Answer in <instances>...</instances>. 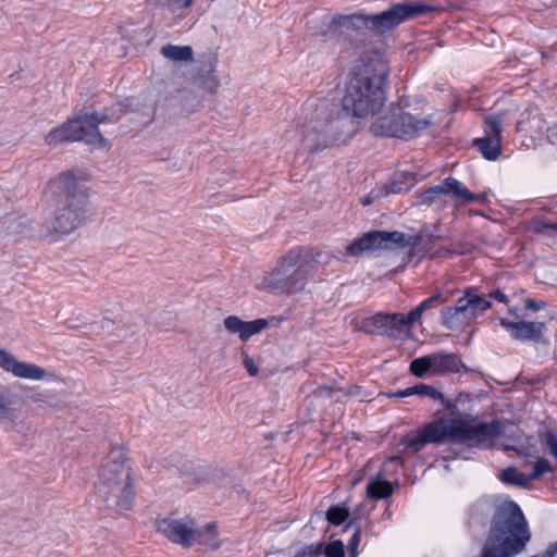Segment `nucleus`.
<instances>
[{
    "instance_id": "4d7b16f0",
    "label": "nucleus",
    "mask_w": 557,
    "mask_h": 557,
    "mask_svg": "<svg viewBox=\"0 0 557 557\" xmlns=\"http://www.w3.org/2000/svg\"><path fill=\"white\" fill-rule=\"evenodd\" d=\"M401 460V457L400 456H394L391 458V461H394V462H398Z\"/></svg>"
},
{
    "instance_id": "6e6552de",
    "label": "nucleus",
    "mask_w": 557,
    "mask_h": 557,
    "mask_svg": "<svg viewBox=\"0 0 557 557\" xmlns=\"http://www.w3.org/2000/svg\"><path fill=\"white\" fill-rule=\"evenodd\" d=\"M315 263L301 247L293 248L280 258L276 267L262 278L257 288L286 294L300 292L312 277Z\"/></svg>"
},
{
    "instance_id": "f03ea898",
    "label": "nucleus",
    "mask_w": 557,
    "mask_h": 557,
    "mask_svg": "<svg viewBox=\"0 0 557 557\" xmlns=\"http://www.w3.org/2000/svg\"><path fill=\"white\" fill-rule=\"evenodd\" d=\"M430 10L419 2L405 1L394 4L379 14H339L333 17L324 36L343 38L355 45L363 44L371 33L383 34Z\"/></svg>"
},
{
    "instance_id": "79ce46f5",
    "label": "nucleus",
    "mask_w": 557,
    "mask_h": 557,
    "mask_svg": "<svg viewBox=\"0 0 557 557\" xmlns=\"http://www.w3.org/2000/svg\"><path fill=\"white\" fill-rule=\"evenodd\" d=\"M214 72V64L212 62L209 63V70L208 75L205 79V83L207 84V88L211 94H214L219 87V82L216 81L215 76L212 75Z\"/></svg>"
},
{
    "instance_id": "4be33fe9",
    "label": "nucleus",
    "mask_w": 557,
    "mask_h": 557,
    "mask_svg": "<svg viewBox=\"0 0 557 557\" xmlns=\"http://www.w3.org/2000/svg\"><path fill=\"white\" fill-rule=\"evenodd\" d=\"M411 394H412V396H418L422 399L430 398V399L440 401L449 411H453L454 409H456L455 404H453L450 400H446L444 395L431 385H428L424 383L416 384L414 386H411Z\"/></svg>"
},
{
    "instance_id": "9b49d317",
    "label": "nucleus",
    "mask_w": 557,
    "mask_h": 557,
    "mask_svg": "<svg viewBox=\"0 0 557 557\" xmlns=\"http://www.w3.org/2000/svg\"><path fill=\"white\" fill-rule=\"evenodd\" d=\"M422 234L407 235L399 231H370L355 238L346 248L348 255L360 257L364 252L394 250L397 248H416L422 242Z\"/></svg>"
},
{
    "instance_id": "7ed1b4c3",
    "label": "nucleus",
    "mask_w": 557,
    "mask_h": 557,
    "mask_svg": "<svg viewBox=\"0 0 557 557\" xmlns=\"http://www.w3.org/2000/svg\"><path fill=\"white\" fill-rule=\"evenodd\" d=\"M50 188L57 200V210L42 224L41 236L67 235L85 222L88 194L71 171L53 178Z\"/></svg>"
},
{
    "instance_id": "8fccbe9b",
    "label": "nucleus",
    "mask_w": 557,
    "mask_h": 557,
    "mask_svg": "<svg viewBox=\"0 0 557 557\" xmlns=\"http://www.w3.org/2000/svg\"><path fill=\"white\" fill-rule=\"evenodd\" d=\"M409 396H412V394H411V386L407 387L405 389H400V391H397V392L388 394V397L395 398V399H399V398H404V397H409Z\"/></svg>"
},
{
    "instance_id": "5fc2aeb1",
    "label": "nucleus",
    "mask_w": 557,
    "mask_h": 557,
    "mask_svg": "<svg viewBox=\"0 0 557 557\" xmlns=\"http://www.w3.org/2000/svg\"><path fill=\"white\" fill-rule=\"evenodd\" d=\"M205 530L212 535L211 539L215 537L216 524L214 522L207 523Z\"/></svg>"
},
{
    "instance_id": "a211bd4d",
    "label": "nucleus",
    "mask_w": 557,
    "mask_h": 557,
    "mask_svg": "<svg viewBox=\"0 0 557 557\" xmlns=\"http://www.w3.org/2000/svg\"><path fill=\"white\" fill-rule=\"evenodd\" d=\"M444 194L450 195L457 200H461L463 203H470L475 200L483 201L486 198L485 194L475 195L471 193L466 186L462 185L458 180L454 177H447L442 183Z\"/></svg>"
},
{
    "instance_id": "3c124183",
    "label": "nucleus",
    "mask_w": 557,
    "mask_h": 557,
    "mask_svg": "<svg viewBox=\"0 0 557 557\" xmlns=\"http://www.w3.org/2000/svg\"><path fill=\"white\" fill-rule=\"evenodd\" d=\"M469 298H470V296L468 295V288H467L463 293V296L457 299L456 305L454 307H461V308L469 309Z\"/></svg>"
},
{
    "instance_id": "dca6fc26",
    "label": "nucleus",
    "mask_w": 557,
    "mask_h": 557,
    "mask_svg": "<svg viewBox=\"0 0 557 557\" xmlns=\"http://www.w3.org/2000/svg\"><path fill=\"white\" fill-rule=\"evenodd\" d=\"M0 368L7 372H11L14 376L40 381L46 379L45 369L23 361H18L13 355L0 348Z\"/></svg>"
},
{
    "instance_id": "c756f323",
    "label": "nucleus",
    "mask_w": 557,
    "mask_h": 557,
    "mask_svg": "<svg viewBox=\"0 0 557 557\" xmlns=\"http://www.w3.org/2000/svg\"><path fill=\"white\" fill-rule=\"evenodd\" d=\"M349 513L345 507L334 505L331 506L326 511V519L331 524L341 525L346 521Z\"/></svg>"
},
{
    "instance_id": "a878e982",
    "label": "nucleus",
    "mask_w": 557,
    "mask_h": 557,
    "mask_svg": "<svg viewBox=\"0 0 557 557\" xmlns=\"http://www.w3.org/2000/svg\"><path fill=\"white\" fill-rule=\"evenodd\" d=\"M409 371L417 377H424L426 375H433V361L432 355H425L413 359L410 362Z\"/></svg>"
},
{
    "instance_id": "f8f14e48",
    "label": "nucleus",
    "mask_w": 557,
    "mask_h": 557,
    "mask_svg": "<svg viewBox=\"0 0 557 557\" xmlns=\"http://www.w3.org/2000/svg\"><path fill=\"white\" fill-rule=\"evenodd\" d=\"M360 330L371 335L401 339L409 334L403 313H377L361 321Z\"/></svg>"
},
{
    "instance_id": "473e14b6",
    "label": "nucleus",
    "mask_w": 557,
    "mask_h": 557,
    "mask_svg": "<svg viewBox=\"0 0 557 557\" xmlns=\"http://www.w3.org/2000/svg\"><path fill=\"white\" fill-rule=\"evenodd\" d=\"M182 473V478L185 483H201L205 481V476L201 472L196 471L190 463H186L183 466V469H180Z\"/></svg>"
},
{
    "instance_id": "37998d69",
    "label": "nucleus",
    "mask_w": 557,
    "mask_h": 557,
    "mask_svg": "<svg viewBox=\"0 0 557 557\" xmlns=\"http://www.w3.org/2000/svg\"><path fill=\"white\" fill-rule=\"evenodd\" d=\"M163 4L171 11L189 8L194 0H162Z\"/></svg>"
},
{
    "instance_id": "a18cd8bd",
    "label": "nucleus",
    "mask_w": 557,
    "mask_h": 557,
    "mask_svg": "<svg viewBox=\"0 0 557 557\" xmlns=\"http://www.w3.org/2000/svg\"><path fill=\"white\" fill-rule=\"evenodd\" d=\"M557 556V541L549 543L547 548L535 554L533 557H555Z\"/></svg>"
},
{
    "instance_id": "6e6d98bb",
    "label": "nucleus",
    "mask_w": 557,
    "mask_h": 557,
    "mask_svg": "<svg viewBox=\"0 0 557 557\" xmlns=\"http://www.w3.org/2000/svg\"><path fill=\"white\" fill-rule=\"evenodd\" d=\"M438 238H440L438 236L430 235L428 239H429L430 243H434Z\"/></svg>"
},
{
    "instance_id": "603ef678",
    "label": "nucleus",
    "mask_w": 557,
    "mask_h": 557,
    "mask_svg": "<svg viewBox=\"0 0 557 557\" xmlns=\"http://www.w3.org/2000/svg\"><path fill=\"white\" fill-rule=\"evenodd\" d=\"M544 307V304L543 302H540V301H536L534 299H528L525 301V308L527 309H530V310H540Z\"/></svg>"
},
{
    "instance_id": "cd10ccee",
    "label": "nucleus",
    "mask_w": 557,
    "mask_h": 557,
    "mask_svg": "<svg viewBox=\"0 0 557 557\" xmlns=\"http://www.w3.org/2000/svg\"><path fill=\"white\" fill-rule=\"evenodd\" d=\"M442 325L448 330H457L467 324V320L461 318L456 309L451 307H446L441 311Z\"/></svg>"
},
{
    "instance_id": "f3484780",
    "label": "nucleus",
    "mask_w": 557,
    "mask_h": 557,
    "mask_svg": "<svg viewBox=\"0 0 557 557\" xmlns=\"http://www.w3.org/2000/svg\"><path fill=\"white\" fill-rule=\"evenodd\" d=\"M223 325L228 333L238 334L239 338L246 342L251 336L262 332L268 326V320L256 319L247 322L237 315H228L224 319Z\"/></svg>"
},
{
    "instance_id": "f257e3e1",
    "label": "nucleus",
    "mask_w": 557,
    "mask_h": 557,
    "mask_svg": "<svg viewBox=\"0 0 557 557\" xmlns=\"http://www.w3.org/2000/svg\"><path fill=\"white\" fill-rule=\"evenodd\" d=\"M389 67L379 54L360 58L351 67L342 108L351 116L376 113L387 98Z\"/></svg>"
},
{
    "instance_id": "7c9ffc66",
    "label": "nucleus",
    "mask_w": 557,
    "mask_h": 557,
    "mask_svg": "<svg viewBox=\"0 0 557 557\" xmlns=\"http://www.w3.org/2000/svg\"><path fill=\"white\" fill-rule=\"evenodd\" d=\"M401 443L405 445V449L412 454L419 453L428 444L425 437L423 436L421 429L419 430V433L417 436H414V437L406 436Z\"/></svg>"
},
{
    "instance_id": "9d476101",
    "label": "nucleus",
    "mask_w": 557,
    "mask_h": 557,
    "mask_svg": "<svg viewBox=\"0 0 557 557\" xmlns=\"http://www.w3.org/2000/svg\"><path fill=\"white\" fill-rule=\"evenodd\" d=\"M431 125V116H413L405 112L400 106L392 104L388 112L372 123L371 132L375 136L408 139L417 136Z\"/></svg>"
},
{
    "instance_id": "49530a36",
    "label": "nucleus",
    "mask_w": 557,
    "mask_h": 557,
    "mask_svg": "<svg viewBox=\"0 0 557 557\" xmlns=\"http://www.w3.org/2000/svg\"><path fill=\"white\" fill-rule=\"evenodd\" d=\"M486 298L491 301V299L497 300L502 304H508L509 299L507 295H505L500 289H495L486 295Z\"/></svg>"
},
{
    "instance_id": "4c0bfd02",
    "label": "nucleus",
    "mask_w": 557,
    "mask_h": 557,
    "mask_svg": "<svg viewBox=\"0 0 557 557\" xmlns=\"http://www.w3.org/2000/svg\"><path fill=\"white\" fill-rule=\"evenodd\" d=\"M324 554L326 557H345L343 542L339 540L331 542L325 546Z\"/></svg>"
},
{
    "instance_id": "6ab92c4d",
    "label": "nucleus",
    "mask_w": 557,
    "mask_h": 557,
    "mask_svg": "<svg viewBox=\"0 0 557 557\" xmlns=\"http://www.w3.org/2000/svg\"><path fill=\"white\" fill-rule=\"evenodd\" d=\"M431 355L433 361V375L456 373L461 367H463L461 359L456 354L440 351Z\"/></svg>"
},
{
    "instance_id": "bf43d9fd",
    "label": "nucleus",
    "mask_w": 557,
    "mask_h": 557,
    "mask_svg": "<svg viewBox=\"0 0 557 557\" xmlns=\"http://www.w3.org/2000/svg\"><path fill=\"white\" fill-rule=\"evenodd\" d=\"M516 310L517 309H509V312L513 314V313H516Z\"/></svg>"
},
{
    "instance_id": "5701e85b",
    "label": "nucleus",
    "mask_w": 557,
    "mask_h": 557,
    "mask_svg": "<svg viewBox=\"0 0 557 557\" xmlns=\"http://www.w3.org/2000/svg\"><path fill=\"white\" fill-rule=\"evenodd\" d=\"M468 295L470 296L469 310L472 319L492 307V302L486 298V296L479 294V289L476 287H468Z\"/></svg>"
},
{
    "instance_id": "ddd939ff",
    "label": "nucleus",
    "mask_w": 557,
    "mask_h": 557,
    "mask_svg": "<svg viewBox=\"0 0 557 557\" xmlns=\"http://www.w3.org/2000/svg\"><path fill=\"white\" fill-rule=\"evenodd\" d=\"M157 530L170 541L183 547H190L194 543L206 542L203 539V530L187 527L186 523L181 520L170 518L160 519L157 522Z\"/></svg>"
},
{
    "instance_id": "bb28decb",
    "label": "nucleus",
    "mask_w": 557,
    "mask_h": 557,
    "mask_svg": "<svg viewBox=\"0 0 557 557\" xmlns=\"http://www.w3.org/2000/svg\"><path fill=\"white\" fill-rule=\"evenodd\" d=\"M14 397L5 388L0 387V421L14 420L16 418V410L13 408Z\"/></svg>"
},
{
    "instance_id": "de8ad7c7",
    "label": "nucleus",
    "mask_w": 557,
    "mask_h": 557,
    "mask_svg": "<svg viewBox=\"0 0 557 557\" xmlns=\"http://www.w3.org/2000/svg\"><path fill=\"white\" fill-rule=\"evenodd\" d=\"M27 222L24 218H7L3 222H1V225H9V230H12V232H15L16 230L12 227V225H25Z\"/></svg>"
},
{
    "instance_id": "4468645a",
    "label": "nucleus",
    "mask_w": 557,
    "mask_h": 557,
    "mask_svg": "<svg viewBox=\"0 0 557 557\" xmlns=\"http://www.w3.org/2000/svg\"><path fill=\"white\" fill-rule=\"evenodd\" d=\"M502 122V114L485 117V136L473 140V146L486 160L494 161L500 154Z\"/></svg>"
},
{
    "instance_id": "39448f33",
    "label": "nucleus",
    "mask_w": 557,
    "mask_h": 557,
    "mask_svg": "<svg viewBox=\"0 0 557 557\" xmlns=\"http://www.w3.org/2000/svg\"><path fill=\"white\" fill-rule=\"evenodd\" d=\"M428 444L462 443L470 447L488 448L504 433L500 420L470 424L462 419L440 418L421 429Z\"/></svg>"
},
{
    "instance_id": "052dcab7",
    "label": "nucleus",
    "mask_w": 557,
    "mask_h": 557,
    "mask_svg": "<svg viewBox=\"0 0 557 557\" xmlns=\"http://www.w3.org/2000/svg\"><path fill=\"white\" fill-rule=\"evenodd\" d=\"M351 525H352V521H349V523L347 524V528H349Z\"/></svg>"
},
{
    "instance_id": "13d9d810",
    "label": "nucleus",
    "mask_w": 557,
    "mask_h": 557,
    "mask_svg": "<svg viewBox=\"0 0 557 557\" xmlns=\"http://www.w3.org/2000/svg\"><path fill=\"white\" fill-rule=\"evenodd\" d=\"M466 250H453L451 253H465Z\"/></svg>"
},
{
    "instance_id": "09e8293b",
    "label": "nucleus",
    "mask_w": 557,
    "mask_h": 557,
    "mask_svg": "<svg viewBox=\"0 0 557 557\" xmlns=\"http://www.w3.org/2000/svg\"><path fill=\"white\" fill-rule=\"evenodd\" d=\"M532 481H534V479H531V473L524 474V473L520 472V476L517 479V481H516L517 483H515L513 486L528 488L531 485Z\"/></svg>"
},
{
    "instance_id": "20e7f679",
    "label": "nucleus",
    "mask_w": 557,
    "mask_h": 557,
    "mask_svg": "<svg viewBox=\"0 0 557 557\" xmlns=\"http://www.w3.org/2000/svg\"><path fill=\"white\" fill-rule=\"evenodd\" d=\"M531 533L521 508L515 502L496 508L482 557H511L521 553Z\"/></svg>"
},
{
    "instance_id": "2f4dec72",
    "label": "nucleus",
    "mask_w": 557,
    "mask_h": 557,
    "mask_svg": "<svg viewBox=\"0 0 557 557\" xmlns=\"http://www.w3.org/2000/svg\"><path fill=\"white\" fill-rule=\"evenodd\" d=\"M341 394H343V391L339 388L320 386L313 392L312 396L317 399L331 401L333 399L337 400Z\"/></svg>"
},
{
    "instance_id": "72a5a7b5",
    "label": "nucleus",
    "mask_w": 557,
    "mask_h": 557,
    "mask_svg": "<svg viewBox=\"0 0 557 557\" xmlns=\"http://www.w3.org/2000/svg\"><path fill=\"white\" fill-rule=\"evenodd\" d=\"M554 468L550 466L548 460L544 457H539L534 463L533 471L531 473V479H539L546 472H553Z\"/></svg>"
},
{
    "instance_id": "c85d7f7f",
    "label": "nucleus",
    "mask_w": 557,
    "mask_h": 557,
    "mask_svg": "<svg viewBox=\"0 0 557 557\" xmlns=\"http://www.w3.org/2000/svg\"><path fill=\"white\" fill-rule=\"evenodd\" d=\"M444 189L442 185L430 187L418 195L421 205H433L443 202Z\"/></svg>"
},
{
    "instance_id": "aec40b11",
    "label": "nucleus",
    "mask_w": 557,
    "mask_h": 557,
    "mask_svg": "<svg viewBox=\"0 0 557 557\" xmlns=\"http://www.w3.org/2000/svg\"><path fill=\"white\" fill-rule=\"evenodd\" d=\"M416 174L411 172H399L393 176V180L383 185L386 196L389 194H401L410 190L416 184Z\"/></svg>"
},
{
    "instance_id": "412c9836",
    "label": "nucleus",
    "mask_w": 557,
    "mask_h": 557,
    "mask_svg": "<svg viewBox=\"0 0 557 557\" xmlns=\"http://www.w3.org/2000/svg\"><path fill=\"white\" fill-rule=\"evenodd\" d=\"M442 294L437 293L423 300L418 307L405 315V322L410 332L411 326L429 310L435 309L442 302Z\"/></svg>"
},
{
    "instance_id": "a19ab883",
    "label": "nucleus",
    "mask_w": 557,
    "mask_h": 557,
    "mask_svg": "<svg viewBox=\"0 0 557 557\" xmlns=\"http://www.w3.org/2000/svg\"><path fill=\"white\" fill-rule=\"evenodd\" d=\"M386 191L383 189V187H379L375 189H372L368 195L361 198V203L367 207L373 203L375 199H379L381 197H385Z\"/></svg>"
},
{
    "instance_id": "c9c22d12",
    "label": "nucleus",
    "mask_w": 557,
    "mask_h": 557,
    "mask_svg": "<svg viewBox=\"0 0 557 557\" xmlns=\"http://www.w3.org/2000/svg\"><path fill=\"white\" fill-rule=\"evenodd\" d=\"M531 231L536 234H548L557 230V223H548L542 220H535L531 223Z\"/></svg>"
},
{
    "instance_id": "1a4fd4ad",
    "label": "nucleus",
    "mask_w": 557,
    "mask_h": 557,
    "mask_svg": "<svg viewBox=\"0 0 557 557\" xmlns=\"http://www.w3.org/2000/svg\"><path fill=\"white\" fill-rule=\"evenodd\" d=\"M97 493L108 508L129 510L134 503L133 478L121 448H113L99 472Z\"/></svg>"
},
{
    "instance_id": "0eeeda50",
    "label": "nucleus",
    "mask_w": 557,
    "mask_h": 557,
    "mask_svg": "<svg viewBox=\"0 0 557 557\" xmlns=\"http://www.w3.org/2000/svg\"><path fill=\"white\" fill-rule=\"evenodd\" d=\"M338 113L339 107L334 100L317 99L305 103L300 127L308 151L327 148L339 139Z\"/></svg>"
},
{
    "instance_id": "2eb2a0df",
    "label": "nucleus",
    "mask_w": 557,
    "mask_h": 557,
    "mask_svg": "<svg viewBox=\"0 0 557 557\" xmlns=\"http://www.w3.org/2000/svg\"><path fill=\"white\" fill-rule=\"evenodd\" d=\"M499 324L510 332V336L515 341L519 342H533L544 343L547 341L544 338V332L546 324L544 322L536 321H510L506 318H499Z\"/></svg>"
},
{
    "instance_id": "393cba45",
    "label": "nucleus",
    "mask_w": 557,
    "mask_h": 557,
    "mask_svg": "<svg viewBox=\"0 0 557 557\" xmlns=\"http://www.w3.org/2000/svg\"><path fill=\"white\" fill-rule=\"evenodd\" d=\"M164 58L173 61H190L193 60V48L190 46H175L168 44L161 48Z\"/></svg>"
},
{
    "instance_id": "423d86ee",
    "label": "nucleus",
    "mask_w": 557,
    "mask_h": 557,
    "mask_svg": "<svg viewBox=\"0 0 557 557\" xmlns=\"http://www.w3.org/2000/svg\"><path fill=\"white\" fill-rule=\"evenodd\" d=\"M134 101L135 98H128L125 103H117L102 112H81L75 119L51 129L45 141L49 146H57L66 141H84L87 145L104 147L108 140L100 133L99 124L120 121L126 109L133 107Z\"/></svg>"
},
{
    "instance_id": "f704fd0d",
    "label": "nucleus",
    "mask_w": 557,
    "mask_h": 557,
    "mask_svg": "<svg viewBox=\"0 0 557 557\" xmlns=\"http://www.w3.org/2000/svg\"><path fill=\"white\" fill-rule=\"evenodd\" d=\"M323 552V543L310 544L298 550L294 557H319Z\"/></svg>"
},
{
    "instance_id": "e433bc0d",
    "label": "nucleus",
    "mask_w": 557,
    "mask_h": 557,
    "mask_svg": "<svg viewBox=\"0 0 557 557\" xmlns=\"http://www.w3.org/2000/svg\"><path fill=\"white\" fill-rule=\"evenodd\" d=\"M542 441L547 447L549 454L556 459L557 467V435L553 431H546Z\"/></svg>"
},
{
    "instance_id": "b1692460",
    "label": "nucleus",
    "mask_w": 557,
    "mask_h": 557,
    "mask_svg": "<svg viewBox=\"0 0 557 557\" xmlns=\"http://www.w3.org/2000/svg\"><path fill=\"white\" fill-rule=\"evenodd\" d=\"M393 485L388 481H383L379 476L372 478L367 484V495L372 499H383L391 496Z\"/></svg>"
},
{
    "instance_id": "58836bf2",
    "label": "nucleus",
    "mask_w": 557,
    "mask_h": 557,
    "mask_svg": "<svg viewBox=\"0 0 557 557\" xmlns=\"http://www.w3.org/2000/svg\"><path fill=\"white\" fill-rule=\"evenodd\" d=\"M519 476L520 472L515 467H508L504 469L499 474V479L503 483L512 486L515 485V483H517L516 481Z\"/></svg>"
},
{
    "instance_id": "c03bdc74",
    "label": "nucleus",
    "mask_w": 557,
    "mask_h": 557,
    "mask_svg": "<svg viewBox=\"0 0 557 557\" xmlns=\"http://www.w3.org/2000/svg\"><path fill=\"white\" fill-rule=\"evenodd\" d=\"M361 540V529L357 528L355 533L352 534L351 539L348 542V547L350 550L349 557H356L357 556V548L359 546Z\"/></svg>"
},
{
    "instance_id": "864d4df0",
    "label": "nucleus",
    "mask_w": 557,
    "mask_h": 557,
    "mask_svg": "<svg viewBox=\"0 0 557 557\" xmlns=\"http://www.w3.org/2000/svg\"><path fill=\"white\" fill-rule=\"evenodd\" d=\"M456 309V311L461 314V318L466 319L467 322L469 323L472 319L471 317V313H470V310L467 309V308H461V307H454Z\"/></svg>"
},
{
    "instance_id": "ea45409f",
    "label": "nucleus",
    "mask_w": 557,
    "mask_h": 557,
    "mask_svg": "<svg viewBox=\"0 0 557 557\" xmlns=\"http://www.w3.org/2000/svg\"><path fill=\"white\" fill-rule=\"evenodd\" d=\"M240 355H242V358H243V364H244L245 369L247 370L248 374L250 376L258 375L259 369L256 366V363L252 360V358L249 357L247 351L245 349H242Z\"/></svg>"
}]
</instances>
